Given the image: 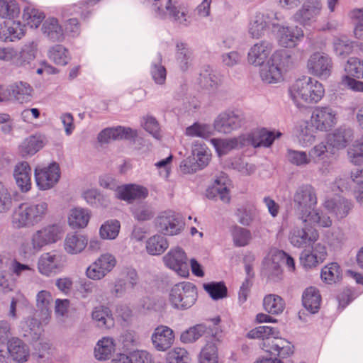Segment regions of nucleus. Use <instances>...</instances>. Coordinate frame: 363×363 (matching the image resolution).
<instances>
[{"label": "nucleus", "instance_id": "nucleus-1", "mask_svg": "<svg viewBox=\"0 0 363 363\" xmlns=\"http://www.w3.org/2000/svg\"><path fill=\"white\" fill-rule=\"evenodd\" d=\"M291 99L298 108H308L318 103L325 95L323 84L311 77H303L289 88Z\"/></svg>", "mask_w": 363, "mask_h": 363}, {"label": "nucleus", "instance_id": "nucleus-2", "mask_svg": "<svg viewBox=\"0 0 363 363\" xmlns=\"http://www.w3.org/2000/svg\"><path fill=\"white\" fill-rule=\"evenodd\" d=\"M48 213L46 202H25L21 203L13 211L12 223L16 228L33 226L40 222Z\"/></svg>", "mask_w": 363, "mask_h": 363}, {"label": "nucleus", "instance_id": "nucleus-3", "mask_svg": "<svg viewBox=\"0 0 363 363\" xmlns=\"http://www.w3.org/2000/svg\"><path fill=\"white\" fill-rule=\"evenodd\" d=\"M337 122V113L335 110L329 106H318L313 110L310 121L301 128V133L310 135L315 130L328 131Z\"/></svg>", "mask_w": 363, "mask_h": 363}, {"label": "nucleus", "instance_id": "nucleus-4", "mask_svg": "<svg viewBox=\"0 0 363 363\" xmlns=\"http://www.w3.org/2000/svg\"><path fill=\"white\" fill-rule=\"evenodd\" d=\"M290 55L285 50H278L272 54L267 65L262 69L261 77L267 83H277L283 78V73L289 66Z\"/></svg>", "mask_w": 363, "mask_h": 363}, {"label": "nucleus", "instance_id": "nucleus-5", "mask_svg": "<svg viewBox=\"0 0 363 363\" xmlns=\"http://www.w3.org/2000/svg\"><path fill=\"white\" fill-rule=\"evenodd\" d=\"M333 67L331 57L322 51L311 53L306 62L308 74L320 79H327L331 74Z\"/></svg>", "mask_w": 363, "mask_h": 363}, {"label": "nucleus", "instance_id": "nucleus-6", "mask_svg": "<svg viewBox=\"0 0 363 363\" xmlns=\"http://www.w3.org/2000/svg\"><path fill=\"white\" fill-rule=\"evenodd\" d=\"M196 288L191 283H180L174 285L169 294V301L176 308H187L195 301Z\"/></svg>", "mask_w": 363, "mask_h": 363}, {"label": "nucleus", "instance_id": "nucleus-7", "mask_svg": "<svg viewBox=\"0 0 363 363\" xmlns=\"http://www.w3.org/2000/svg\"><path fill=\"white\" fill-rule=\"evenodd\" d=\"M294 202L297 204L300 218L302 220L306 218L311 212L315 211L317 204V196L314 188L311 185L301 187L294 195Z\"/></svg>", "mask_w": 363, "mask_h": 363}, {"label": "nucleus", "instance_id": "nucleus-8", "mask_svg": "<svg viewBox=\"0 0 363 363\" xmlns=\"http://www.w3.org/2000/svg\"><path fill=\"white\" fill-rule=\"evenodd\" d=\"M116 257L110 253L101 255L86 269V277L92 280H101L110 273L116 267Z\"/></svg>", "mask_w": 363, "mask_h": 363}, {"label": "nucleus", "instance_id": "nucleus-9", "mask_svg": "<svg viewBox=\"0 0 363 363\" xmlns=\"http://www.w3.org/2000/svg\"><path fill=\"white\" fill-rule=\"evenodd\" d=\"M60 177V166L54 162L48 167H38L35 169V178L37 186L41 190L52 188Z\"/></svg>", "mask_w": 363, "mask_h": 363}, {"label": "nucleus", "instance_id": "nucleus-10", "mask_svg": "<svg viewBox=\"0 0 363 363\" xmlns=\"http://www.w3.org/2000/svg\"><path fill=\"white\" fill-rule=\"evenodd\" d=\"M175 340V335L172 328L160 325L156 327L151 335L154 348L160 352L167 351L172 347Z\"/></svg>", "mask_w": 363, "mask_h": 363}, {"label": "nucleus", "instance_id": "nucleus-11", "mask_svg": "<svg viewBox=\"0 0 363 363\" xmlns=\"http://www.w3.org/2000/svg\"><path fill=\"white\" fill-rule=\"evenodd\" d=\"M262 350L282 360L290 357L294 352V347L287 340L275 336L271 342H266Z\"/></svg>", "mask_w": 363, "mask_h": 363}, {"label": "nucleus", "instance_id": "nucleus-12", "mask_svg": "<svg viewBox=\"0 0 363 363\" xmlns=\"http://www.w3.org/2000/svg\"><path fill=\"white\" fill-rule=\"evenodd\" d=\"M165 264L176 271L180 276L186 277L189 269L186 264V255L180 248L170 250L163 258Z\"/></svg>", "mask_w": 363, "mask_h": 363}, {"label": "nucleus", "instance_id": "nucleus-13", "mask_svg": "<svg viewBox=\"0 0 363 363\" xmlns=\"http://www.w3.org/2000/svg\"><path fill=\"white\" fill-rule=\"evenodd\" d=\"M223 341V336L221 333L209 337L201 352L200 363H219L218 351Z\"/></svg>", "mask_w": 363, "mask_h": 363}, {"label": "nucleus", "instance_id": "nucleus-14", "mask_svg": "<svg viewBox=\"0 0 363 363\" xmlns=\"http://www.w3.org/2000/svg\"><path fill=\"white\" fill-rule=\"evenodd\" d=\"M319 238L318 232L309 227L294 228L289 236L291 243L297 247H303L315 242Z\"/></svg>", "mask_w": 363, "mask_h": 363}, {"label": "nucleus", "instance_id": "nucleus-15", "mask_svg": "<svg viewBox=\"0 0 363 363\" xmlns=\"http://www.w3.org/2000/svg\"><path fill=\"white\" fill-rule=\"evenodd\" d=\"M328 257L326 247L320 243L313 245L311 250H305L301 260L305 267L313 268L324 262Z\"/></svg>", "mask_w": 363, "mask_h": 363}, {"label": "nucleus", "instance_id": "nucleus-16", "mask_svg": "<svg viewBox=\"0 0 363 363\" xmlns=\"http://www.w3.org/2000/svg\"><path fill=\"white\" fill-rule=\"evenodd\" d=\"M62 256L54 252L43 254L38 260V268L39 272L44 275H50L63 267Z\"/></svg>", "mask_w": 363, "mask_h": 363}, {"label": "nucleus", "instance_id": "nucleus-17", "mask_svg": "<svg viewBox=\"0 0 363 363\" xmlns=\"http://www.w3.org/2000/svg\"><path fill=\"white\" fill-rule=\"evenodd\" d=\"M230 180L225 174L222 173L218 177L211 188L206 191V196L208 199H213L216 194L219 195L221 200L225 202H229L230 197Z\"/></svg>", "mask_w": 363, "mask_h": 363}, {"label": "nucleus", "instance_id": "nucleus-18", "mask_svg": "<svg viewBox=\"0 0 363 363\" xmlns=\"http://www.w3.org/2000/svg\"><path fill=\"white\" fill-rule=\"evenodd\" d=\"M0 26V39L4 41H14L20 39L24 35V30L20 22L13 20L14 18H6Z\"/></svg>", "mask_w": 363, "mask_h": 363}, {"label": "nucleus", "instance_id": "nucleus-19", "mask_svg": "<svg viewBox=\"0 0 363 363\" xmlns=\"http://www.w3.org/2000/svg\"><path fill=\"white\" fill-rule=\"evenodd\" d=\"M31 168L28 162L18 163L14 169L13 176L17 186L22 192H28L31 189Z\"/></svg>", "mask_w": 363, "mask_h": 363}, {"label": "nucleus", "instance_id": "nucleus-20", "mask_svg": "<svg viewBox=\"0 0 363 363\" xmlns=\"http://www.w3.org/2000/svg\"><path fill=\"white\" fill-rule=\"evenodd\" d=\"M148 191L145 187L136 184H128L118 186L116 189V196L128 202L147 197Z\"/></svg>", "mask_w": 363, "mask_h": 363}, {"label": "nucleus", "instance_id": "nucleus-21", "mask_svg": "<svg viewBox=\"0 0 363 363\" xmlns=\"http://www.w3.org/2000/svg\"><path fill=\"white\" fill-rule=\"evenodd\" d=\"M243 124L241 116L233 112L220 114L216 121V128L218 130L224 133L230 132L238 129Z\"/></svg>", "mask_w": 363, "mask_h": 363}, {"label": "nucleus", "instance_id": "nucleus-22", "mask_svg": "<svg viewBox=\"0 0 363 363\" xmlns=\"http://www.w3.org/2000/svg\"><path fill=\"white\" fill-rule=\"evenodd\" d=\"M179 220L172 213H164L157 219V225L160 232L165 235H173L180 231Z\"/></svg>", "mask_w": 363, "mask_h": 363}, {"label": "nucleus", "instance_id": "nucleus-23", "mask_svg": "<svg viewBox=\"0 0 363 363\" xmlns=\"http://www.w3.org/2000/svg\"><path fill=\"white\" fill-rule=\"evenodd\" d=\"M272 50V45L264 42L254 45L248 53V62L255 65H262Z\"/></svg>", "mask_w": 363, "mask_h": 363}, {"label": "nucleus", "instance_id": "nucleus-24", "mask_svg": "<svg viewBox=\"0 0 363 363\" xmlns=\"http://www.w3.org/2000/svg\"><path fill=\"white\" fill-rule=\"evenodd\" d=\"M280 132L276 133L272 131H268L265 128L258 129L252 133L249 136V140L254 147H269L276 138L281 136Z\"/></svg>", "mask_w": 363, "mask_h": 363}, {"label": "nucleus", "instance_id": "nucleus-25", "mask_svg": "<svg viewBox=\"0 0 363 363\" xmlns=\"http://www.w3.org/2000/svg\"><path fill=\"white\" fill-rule=\"evenodd\" d=\"M279 45L284 48H293L303 36V33L298 27H283L279 29Z\"/></svg>", "mask_w": 363, "mask_h": 363}, {"label": "nucleus", "instance_id": "nucleus-26", "mask_svg": "<svg viewBox=\"0 0 363 363\" xmlns=\"http://www.w3.org/2000/svg\"><path fill=\"white\" fill-rule=\"evenodd\" d=\"M322 297L319 290L310 286L305 289L302 296L303 306L311 313H315L320 308Z\"/></svg>", "mask_w": 363, "mask_h": 363}, {"label": "nucleus", "instance_id": "nucleus-27", "mask_svg": "<svg viewBox=\"0 0 363 363\" xmlns=\"http://www.w3.org/2000/svg\"><path fill=\"white\" fill-rule=\"evenodd\" d=\"M88 245V238L77 233L68 234L65 240V250L69 254L82 252Z\"/></svg>", "mask_w": 363, "mask_h": 363}, {"label": "nucleus", "instance_id": "nucleus-28", "mask_svg": "<svg viewBox=\"0 0 363 363\" xmlns=\"http://www.w3.org/2000/svg\"><path fill=\"white\" fill-rule=\"evenodd\" d=\"M279 334L280 332L278 328L263 325L252 329L247 333L246 336L249 339L262 340L261 348L262 349L266 342H271L272 338L275 336H279Z\"/></svg>", "mask_w": 363, "mask_h": 363}, {"label": "nucleus", "instance_id": "nucleus-29", "mask_svg": "<svg viewBox=\"0 0 363 363\" xmlns=\"http://www.w3.org/2000/svg\"><path fill=\"white\" fill-rule=\"evenodd\" d=\"M8 351L15 361L23 362L27 361L29 355L26 344L18 337H12L8 341Z\"/></svg>", "mask_w": 363, "mask_h": 363}, {"label": "nucleus", "instance_id": "nucleus-30", "mask_svg": "<svg viewBox=\"0 0 363 363\" xmlns=\"http://www.w3.org/2000/svg\"><path fill=\"white\" fill-rule=\"evenodd\" d=\"M132 130L123 127L108 128L103 130L98 135L100 143H108L111 140L128 138L131 136Z\"/></svg>", "mask_w": 363, "mask_h": 363}, {"label": "nucleus", "instance_id": "nucleus-31", "mask_svg": "<svg viewBox=\"0 0 363 363\" xmlns=\"http://www.w3.org/2000/svg\"><path fill=\"white\" fill-rule=\"evenodd\" d=\"M115 349L116 345L112 338L103 337L95 346L94 356L99 360H106L111 357Z\"/></svg>", "mask_w": 363, "mask_h": 363}, {"label": "nucleus", "instance_id": "nucleus-32", "mask_svg": "<svg viewBox=\"0 0 363 363\" xmlns=\"http://www.w3.org/2000/svg\"><path fill=\"white\" fill-rule=\"evenodd\" d=\"M264 309L269 313L279 314L285 308V302L284 299L275 294H268L264 296L263 300Z\"/></svg>", "mask_w": 363, "mask_h": 363}, {"label": "nucleus", "instance_id": "nucleus-33", "mask_svg": "<svg viewBox=\"0 0 363 363\" xmlns=\"http://www.w3.org/2000/svg\"><path fill=\"white\" fill-rule=\"evenodd\" d=\"M322 280L329 284L339 281L342 277V269L337 262H331L321 270Z\"/></svg>", "mask_w": 363, "mask_h": 363}, {"label": "nucleus", "instance_id": "nucleus-34", "mask_svg": "<svg viewBox=\"0 0 363 363\" xmlns=\"http://www.w3.org/2000/svg\"><path fill=\"white\" fill-rule=\"evenodd\" d=\"M90 214L83 208H74L71 211L68 218L69 225L72 228H84L89 221Z\"/></svg>", "mask_w": 363, "mask_h": 363}, {"label": "nucleus", "instance_id": "nucleus-35", "mask_svg": "<svg viewBox=\"0 0 363 363\" xmlns=\"http://www.w3.org/2000/svg\"><path fill=\"white\" fill-rule=\"evenodd\" d=\"M350 203L347 200L341 197H339L338 199H328L325 203L326 208L335 213L340 218H342L347 214L350 209Z\"/></svg>", "mask_w": 363, "mask_h": 363}, {"label": "nucleus", "instance_id": "nucleus-36", "mask_svg": "<svg viewBox=\"0 0 363 363\" xmlns=\"http://www.w3.org/2000/svg\"><path fill=\"white\" fill-rule=\"evenodd\" d=\"M168 242L162 235H154L150 238L146 244V249L149 254L152 255L163 253L168 247Z\"/></svg>", "mask_w": 363, "mask_h": 363}, {"label": "nucleus", "instance_id": "nucleus-37", "mask_svg": "<svg viewBox=\"0 0 363 363\" xmlns=\"http://www.w3.org/2000/svg\"><path fill=\"white\" fill-rule=\"evenodd\" d=\"M44 18L43 13L35 8L26 7L23 11V21L24 24L31 28H38Z\"/></svg>", "mask_w": 363, "mask_h": 363}, {"label": "nucleus", "instance_id": "nucleus-38", "mask_svg": "<svg viewBox=\"0 0 363 363\" xmlns=\"http://www.w3.org/2000/svg\"><path fill=\"white\" fill-rule=\"evenodd\" d=\"M232 236L234 245L237 247H245L249 245L252 238L250 230L238 225L233 228Z\"/></svg>", "mask_w": 363, "mask_h": 363}, {"label": "nucleus", "instance_id": "nucleus-39", "mask_svg": "<svg viewBox=\"0 0 363 363\" xmlns=\"http://www.w3.org/2000/svg\"><path fill=\"white\" fill-rule=\"evenodd\" d=\"M92 318L99 327L109 328L113 325V318L108 308H96L92 313Z\"/></svg>", "mask_w": 363, "mask_h": 363}, {"label": "nucleus", "instance_id": "nucleus-40", "mask_svg": "<svg viewBox=\"0 0 363 363\" xmlns=\"http://www.w3.org/2000/svg\"><path fill=\"white\" fill-rule=\"evenodd\" d=\"M46 245L43 235L38 230L33 235L31 242L23 243L21 247L25 254H34Z\"/></svg>", "mask_w": 363, "mask_h": 363}, {"label": "nucleus", "instance_id": "nucleus-41", "mask_svg": "<svg viewBox=\"0 0 363 363\" xmlns=\"http://www.w3.org/2000/svg\"><path fill=\"white\" fill-rule=\"evenodd\" d=\"M203 289L214 300L222 299L228 296V289L223 281L204 284Z\"/></svg>", "mask_w": 363, "mask_h": 363}, {"label": "nucleus", "instance_id": "nucleus-42", "mask_svg": "<svg viewBox=\"0 0 363 363\" xmlns=\"http://www.w3.org/2000/svg\"><path fill=\"white\" fill-rule=\"evenodd\" d=\"M165 8L169 16L174 18L175 21H178L180 23L187 22V12L183 7L178 5L177 1L172 0L167 1Z\"/></svg>", "mask_w": 363, "mask_h": 363}, {"label": "nucleus", "instance_id": "nucleus-43", "mask_svg": "<svg viewBox=\"0 0 363 363\" xmlns=\"http://www.w3.org/2000/svg\"><path fill=\"white\" fill-rule=\"evenodd\" d=\"M20 9L15 0H0V16L15 18L18 16Z\"/></svg>", "mask_w": 363, "mask_h": 363}, {"label": "nucleus", "instance_id": "nucleus-44", "mask_svg": "<svg viewBox=\"0 0 363 363\" xmlns=\"http://www.w3.org/2000/svg\"><path fill=\"white\" fill-rule=\"evenodd\" d=\"M43 30L52 39H59L63 34V28L55 18H48L43 25Z\"/></svg>", "mask_w": 363, "mask_h": 363}, {"label": "nucleus", "instance_id": "nucleus-45", "mask_svg": "<svg viewBox=\"0 0 363 363\" xmlns=\"http://www.w3.org/2000/svg\"><path fill=\"white\" fill-rule=\"evenodd\" d=\"M120 228L118 220H108L100 228V236L103 239H115L119 233Z\"/></svg>", "mask_w": 363, "mask_h": 363}, {"label": "nucleus", "instance_id": "nucleus-46", "mask_svg": "<svg viewBox=\"0 0 363 363\" xmlns=\"http://www.w3.org/2000/svg\"><path fill=\"white\" fill-rule=\"evenodd\" d=\"M166 359L169 363H189L190 357L184 348L176 347L167 353Z\"/></svg>", "mask_w": 363, "mask_h": 363}, {"label": "nucleus", "instance_id": "nucleus-47", "mask_svg": "<svg viewBox=\"0 0 363 363\" xmlns=\"http://www.w3.org/2000/svg\"><path fill=\"white\" fill-rule=\"evenodd\" d=\"M10 91L11 96L16 99L23 101L31 95L33 89L28 84L20 82L11 85Z\"/></svg>", "mask_w": 363, "mask_h": 363}, {"label": "nucleus", "instance_id": "nucleus-48", "mask_svg": "<svg viewBox=\"0 0 363 363\" xmlns=\"http://www.w3.org/2000/svg\"><path fill=\"white\" fill-rule=\"evenodd\" d=\"M206 328L203 325H197L184 332L181 335V340L184 343L195 342L206 333Z\"/></svg>", "mask_w": 363, "mask_h": 363}, {"label": "nucleus", "instance_id": "nucleus-49", "mask_svg": "<svg viewBox=\"0 0 363 363\" xmlns=\"http://www.w3.org/2000/svg\"><path fill=\"white\" fill-rule=\"evenodd\" d=\"M52 301V296L50 292L43 290L40 291L36 297V306L38 308L45 311L46 318L50 316L49 308Z\"/></svg>", "mask_w": 363, "mask_h": 363}, {"label": "nucleus", "instance_id": "nucleus-50", "mask_svg": "<svg viewBox=\"0 0 363 363\" xmlns=\"http://www.w3.org/2000/svg\"><path fill=\"white\" fill-rule=\"evenodd\" d=\"M304 223L309 224H317L320 227L328 228L332 225V220L326 215H320L315 210L311 212V214L304 218Z\"/></svg>", "mask_w": 363, "mask_h": 363}, {"label": "nucleus", "instance_id": "nucleus-51", "mask_svg": "<svg viewBox=\"0 0 363 363\" xmlns=\"http://www.w3.org/2000/svg\"><path fill=\"white\" fill-rule=\"evenodd\" d=\"M345 71L351 76L363 78V61L357 57H351L347 61Z\"/></svg>", "mask_w": 363, "mask_h": 363}, {"label": "nucleus", "instance_id": "nucleus-52", "mask_svg": "<svg viewBox=\"0 0 363 363\" xmlns=\"http://www.w3.org/2000/svg\"><path fill=\"white\" fill-rule=\"evenodd\" d=\"M351 180L356 184L354 196L357 201L363 203V169L351 173Z\"/></svg>", "mask_w": 363, "mask_h": 363}, {"label": "nucleus", "instance_id": "nucleus-53", "mask_svg": "<svg viewBox=\"0 0 363 363\" xmlns=\"http://www.w3.org/2000/svg\"><path fill=\"white\" fill-rule=\"evenodd\" d=\"M50 58L56 65H65L67 62V50L62 45H56L50 51Z\"/></svg>", "mask_w": 363, "mask_h": 363}, {"label": "nucleus", "instance_id": "nucleus-54", "mask_svg": "<svg viewBox=\"0 0 363 363\" xmlns=\"http://www.w3.org/2000/svg\"><path fill=\"white\" fill-rule=\"evenodd\" d=\"M42 147L41 143L35 138L31 137L25 141L20 147V152L23 157L35 154Z\"/></svg>", "mask_w": 363, "mask_h": 363}, {"label": "nucleus", "instance_id": "nucleus-55", "mask_svg": "<svg viewBox=\"0 0 363 363\" xmlns=\"http://www.w3.org/2000/svg\"><path fill=\"white\" fill-rule=\"evenodd\" d=\"M267 28V22L263 14H257L250 23V32L255 38H259Z\"/></svg>", "mask_w": 363, "mask_h": 363}, {"label": "nucleus", "instance_id": "nucleus-56", "mask_svg": "<svg viewBox=\"0 0 363 363\" xmlns=\"http://www.w3.org/2000/svg\"><path fill=\"white\" fill-rule=\"evenodd\" d=\"M287 158L290 162L297 166L305 165L311 162V157L305 152L289 150Z\"/></svg>", "mask_w": 363, "mask_h": 363}, {"label": "nucleus", "instance_id": "nucleus-57", "mask_svg": "<svg viewBox=\"0 0 363 363\" xmlns=\"http://www.w3.org/2000/svg\"><path fill=\"white\" fill-rule=\"evenodd\" d=\"M213 143L217 152L220 155L225 154L229 150L236 147L238 146V140H222V139H214L212 140Z\"/></svg>", "mask_w": 363, "mask_h": 363}, {"label": "nucleus", "instance_id": "nucleus-58", "mask_svg": "<svg viewBox=\"0 0 363 363\" xmlns=\"http://www.w3.org/2000/svg\"><path fill=\"white\" fill-rule=\"evenodd\" d=\"M351 162L355 164L363 163V139L357 141L348 152Z\"/></svg>", "mask_w": 363, "mask_h": 363}, {"label": "nucleus", "instance_id": "nucleus-59", "mask_svg": "<svg viewBox=\"0 0 363 363\" xmlns=\"http://www.w3.org/2000/svg\"><path fill=\"white\" fill-rule=\"evenodd\" d=\"M40 230L48 245L55 242L60 238L61 230L57 225H50Z\"/></svg>", "mask_w": 363, "mask_h": 363}, {"label": "nucleus", "instance_id": "nucleus-60", "mask_svg": "<svg viewBox=\"0 0 363 363\" xmlns=\"http://www.w3.org/2000/svg\"><path fill=\"white\" fill-rule=\"evenodd\" d=\"M185 133L188 136L201 138H206L210 134V131L206 125H201L197 123L186 128Z\"/></svg>", "mask_w": 363, "mask_h": 363}, {"label": "nucleus", "instance_id": "nucleus-61", "mask_svg": "<svg viewBox=\"0 0 363 363\" xmlns=\"http://www.w3.org/2000/svg\"><path fill=\"white\" fill-rule=\"evenodd\" d=\"M352 18L356 21L354 34L357 38L363 39V9H354L351 12Z\"/></svg>", "mask_w": 363, "mask_h": 363}, {"label": "nucleus", "instance_id": "nucleus-62", "mask_svg": "<svg viewBox=\"0 0 363 363\" xmlns=\"http://www.w3.org/2000/svg\"><path fill=\"white\" fill-rule=\"evenodd\" d=\"M143 126L144 128L155 138L160 139L161 138L159 123L155 118L150 116L146 117L145 118Z\"/></svg>", "mask_w": 363, "mask_h": 363}, {"label": "nucleus", "instance_id": "nucleus-63", "mask_svg": "<svg viewBox=\"0 0 363 363\" xmlns=\"http://www.w3.org/2000/svg\"><path fill=\"white\" fill-rule=\"evenodd\" d=\"M239 222L244 225H249L254 219V214L251 209L241 207L236 211Z\"/></svg>", "mask_w": 363, "mask_h": 363}, {"label": "nucleus", "instance_id": "nucleus-64", "mask_svg": "<svg viewBox=\"0 0 363 363\" xmlns=\"http://www.w3.org/2000/svg\"><path fill=\"white\" fill-rule=\"evenodd\" d=\"M19 52L13 48L0 47V60L13 61L18 59Z\"/></svg>", "mask_w": 363, "mask_h": 363}]
</instances>
